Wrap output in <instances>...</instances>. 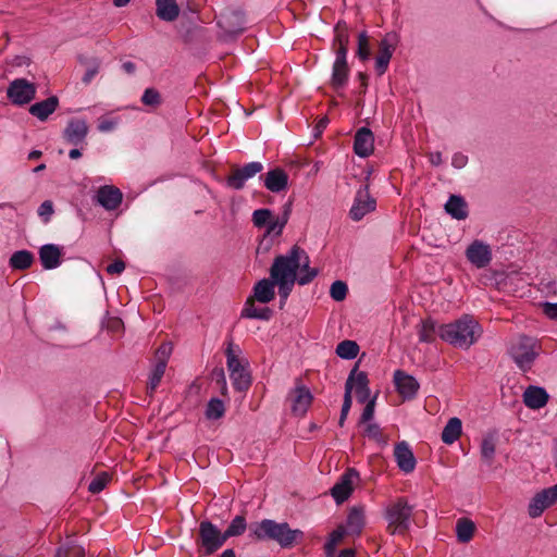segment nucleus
Returning <instances> with one entry per match:
<instances>
[{"instance_id":"obj_1","label":"nucleus","mask_w":557,"mask_h":557,"mask_svg":"<svg viewBox=\"0 0 557 557\" xmlns=\"http://www.w3.org/2000/svg\"><path fill=\"white\" fill-rule=\"evenodd\" d=\"M248 536L252 541H271L282 549H292L302 543L305 533L300 529H292L286 521L277 522L273 519H263L249 524Z\"/></svg>"},{"instance_id":"obj_2","label":"nucleus","mask_w":557,"mask_h":557,"mask_svg":"<svg viewBox=\"0 0 557 557\" xmlns=\"http://www.w3.org/2000/svg\"><path fill=\"white\" fill-rule=\"evenodd\" d=\"M438 335L456 347L468 349L481 337L482 327L471 315L465 314L453 323L441 325Z\"/></svg>"},{"instance_id":"obj_3","label":"nucleus","mask_w":557,"mask_h":557,"mask_svg":"<svg viewBox=\"0 0 557 557\" xmlns=\"http://www.w3.org/2000/svg\"><path fill=\"white\" fill-rule=\"evenodd\" d=\"M540 352L541 346L537 341L528 335H520L517 342L508 349L510 358L522 372H528L532 369Z\"/></svg>"},{"instance_id":"obj_4","label":"nucleus","mask_w":557,"mask_h":557,"mask_svg":"<svg viewBox=\"0 0 557 557\" xmlns=\"http://www.w3.org/2000/svg\"><path fill=\"white\" fill-rule=\"evenodd\" d=\"M301 252L304 249L294 245L286 255L275 257L270 268V277L274 281L297 280Z\"/></svg>"},{"instance_id":"obj_5","label":"nucleus","mask_w":557,"mask_h":557,"mask_svg":"<svg viewBox=\"0 0 557 557\" xmlns=\"http://www.w3.org/2000/svg\"><path fill=\"white\" fill-rule=\"evenodd\" d=\"M216 24L222 29L223 40H234L246 29V14L240 8H226L219 15Z\"/></svg>"},{"instance_id":"obj_6","label":"nucleus","mask_w":557,"mask_h":557,"mask_svg":"<svg viewBox=\"0 0 557 557\" xmlns=\"http://www.w3.org/2000/svg\"><path fill=\"white\" fill-rule=\"evenodd\" d=\"M413 512V506L409 505L407 499L399 497L395 503L386 507L385 519L388 522V529L393 528L391 532L405 533L410 527V520Z\"/></svg>"},{"instance_id":"obj_7","label":"nucleus","mask_w":557,"mask_h":557,"mask_svg":"<svg viewBox=\"0 0 557 557\" xmlns=\"http://www.w3.org/2000/svg\"><path fill=\"white\" fill-rule=\"evenodd\" d=\"M227 541L224 532L209 520H203L199 524V543L203 548V555L209 556L219 550Z\"/></svg>"},{"instance_id":"obj_8","label":"nucleus","mask_w":557,"mask_h":557,"mask_svg":"<svg viewBox=\"0 0 557 557\" xmlns=\"http://www.w3.org/2000/svg\"><path fill=\"white\" fill-rule=\"evenodd\" d=\"M7 97L13 104H27L36 97V85L25 78H16L10 83Z\"/></svg>"},{"instance_id":"obj_9","label":"nucleus","mask_w":557,"mask_h":557,"mask_svg":"<svg viewBox=\"0 0 557 557\" xmlns=\"http://www.w3.org/2000/svg\"><path fill=\"white\" fill-rule=\"evenodd\" d=\"M263 170V164L259 161L249 162L240 168H234L232 173L226 178V186L234 189L240 190L245 187L248 180Z\"/></svg>"},{"instance_id":"obj_10","label":"nucleus","mask_w":557,"mask_h":557,"mask_svg":"<svg viewBox=\"0 0 557 557\" xmlns=\"http://www.w3.org/2000/svg\"><path fill=\"white\" fill-rule=\"evenodd\" d=\"M375 199L369 194V186H361L355 196L349 216L354 221H360L366 214L375 210Z\"/></svg>"},{"instance_id":"obj_11","label":"nucleus","mask_w":557,"mask_h":557,"mask_svg":"<svg viewBox=\"0 0 557 557\" xmlns=\"http://www.w3.org/2000/svg\"><path fill=\"white\" fill-rule=\"evenodd\" d=\"M359 478V472L355 468H348L331 488V495L336 504H342L349 498L354 487V480Z\"/></svg>"},{"instance_id":"obj_12","label":"nucleus","mask_w":557,"mask_h":557,"mask_svg":"<svg viewBox=\"0 0 557 557\" xmlns=\"http://www.w3.org/2000/svg\"><path fill=\"white\" fill-rule=\"evenodd\" d=\"M393 382L397 393L404 400H412L417 397L420 383L413 375H410L403 370H396L393 375Z\"/></svg>"},{"instance_id":"obj_13","label":"nucleus","mask_w":557,"mask_h":557,"mask_svg":"<svg viewBox=\"0 0 557 557\" xmlns=\"http://www.w3.org/2000/svg\"><path fill=\"white\" fill-rule=\"evenodd\" d=\"M467 260L476 269L486 268L492 261V250L488 244L475 239L466 249Z\"/></svg>"},{"instance_id":"obj_14","label":"nucleus","mask_w":557,"mask_h":557,"mask_svg":"<svg viewBox=\"0 0 557 557\" xmlns=\"http://www.w3.org/2000/svg\"><path fill=\"white\" fill-rule=\"evenodd\" d=\"M557 500V484L536 493L530 500L528 512L531 518L540 517Z\"/></svg>"},{"instance_id":"obj_15","label":"nucleus","mask_w":557,"mask_h":557,"mask_svg":"<svg viewBox=\"0 0 557 557\" xmlns=\"http://www.w3.org/2000/svg\"><path fill=\"white\" fill-rule=\"evenodd\" d=\"M87 122L83 119H71L63 131V139L74 147L83 146L86 144L88 135Z\"/></svg>"},{"instance_id":"obj_16","label":"nucleus","mask_w":557,"mask_h":557,"mask_svg":"<svg viewBox=\"0 0 557 557\" xmlns=\"http://www.w3.org/2000/svg\"><path fill=\"white\" fill-rule=\"evenodd\" d=\"M292 412L294 416H304L310 407L313 395L304 384H297L289 393Z\"/></svg>"},{"instance_id":"obj_17","label":"nucleus","mask_w":557,"mask_h":557,"mask_svg":"<svg viewBox=\"0 0 557 557\" xmlns=\"http://www.w3.org/2000/svg\"><path fill=\"white\" fill-rule=\"evenodd\" d=\"M374 150V135L372 131L367 127H360L354 138V152L360 158H367L373 153Z\"/></svg>"},{"instance_id":"obj_18","label":"nucleus","mask_w":557,"mask_h":557,"mask_svg":"<svg viewBox=\"0 0 557 557\" xmlns=\"http://www.w3.org/2000/svg\"><path fill=\"white\" fill-rule=\"evenodd\" d=\"M394 457L397 467L404 473H411L417 465V459L409 444L401 441L395 445Z\"/></svg>"},{"instance_id":"obj_19","label":"nucleus","mask_w":557,"mask_h":557,"mask_svg":"<svg viewBox=\"0 0 557 557\" xmlns=\"http://www.w3.org/2000/svg\"><path fill=\"white\" fill-rule=\"evenodd\" d=\"M96 199L102 208L112 211L117 209L122 203L123 194L117 187L104 185L97 190Z\"/></svg>"},{"instance_id":"obj_20","label":"nucleus","mask_w":557,"mask_h":557,"mask_svg":"<svg viewBox=\"0 0 557 557\" xmlns=\"http://www.w3.org/2000/svg\"><path fill=\"white\" fill-rule=\"evenodd\" d=\"M265 188L272 193L280 194L288 186V174L282 168H274L260 176Z\"/></svg>"},{"instance_id":"obj_21","label":"nucleus","mask_w":557,"mask_h":557,"mask_svg":"<svg viewBox=\"0 0 557 557\" xmlns=\"http://www.w3.org/2000/svg\"><path fill=\"white\" fill-rule=\"evenodd\" d=\"M549 395L544 387L530 385L523 393V403L530 409H540L546 406Z\"/></svg>"},{"instance_id":"obj_22","label":"nucleus","mask_w":557,"mask_h":557,"mask_svg":"<svg viewBox=\"0 0 557 557\" xmlns=\"http://www.w3.org/2000/svg\"><path fill=\"white\" fill-rule=\"evenodd\" d=\"M61 248L55 244H45L39 248V259L45 270H53L61 264Z\"/></svg>"},{"instance_id":"obj_23","label":"nucleus","mask_w":557,"mask_h":557,"mask_svg":"<svg viewBox=\"0 0 557 557\" xmlns=\"http://www.w3.org/2000/svg\"><path fill=\"white\" fill-rule=\"evenodd\" d=\"M293 202H294V200L289 199L287 202H285L283 205L282 212H281L280 216L270 219L269 223L265 226L267 227L265 236L272 235V234L275 236L282 235L283 230H284L285 225L287 224L289 216L292 214Z\"/></svg>"},{"instance_id":"obj_24","label":"nucleus","mask_w":557,"mask_h":557,"mask_svg":"<svg viewBox=\"0 0 557 557\" xmlns=\"http://www.w3.org/2000/svg\"><path fill=\"white\" fill-rule=\"evenodd\" d=\"M358 368H359V362H357L354 368L351 369L347 380H346V383H345V393H344V399H343V405H342V409H341V414H339V419H338V425L342 428L344 426L345 424V421L348 417V413H349V410L351 408V405H352V397H351V393H352V389H354V380H355V374L356 372L358 371Z\"/></svg>"},{"instance_id":"obj_25","label":"nucleus","mask_w":557,"mask_h":557,"mask_svg":"<svg viewBox=\"0 0 557 557\" xmlns=\"http://www.w3.org/2000/svg\"><path fill=\"white\" fill-rule=\"evenodd\" d=\"M253 301L257 300L262 304H268L275 297V283L274 280L262 278L258 281L253 286V295L250 296Z\"/></svg>"},{"instance_id":"obj_26","label":"nucleus","mask_w":557,"mask_h":557,"mask_svg":"<svg viewBox=\"0 0 557 557\" xmlns=\"http://www.w3.org/2000/svg\"><path fill=\"white\" fill-rule=\"evenodd\" d=\"M444 207L446 213L455 220H465L469 215L468 203L460 195H450Z\"/></svg>"},{"instance_id":"obj_27","label":"nucleus","mask_w":557,"mask_h":557,"mask_svg":"<svg viewBox=\"0 0 557 557\" xmlns=\"http://www.w3.org/2000/svg\"><path fill=\"white\" fill-rule=\"evenodd\" d=\"M59 106V99L57 96H50L49 98L36 102L29 107V113L36 116L40 121H46L50 114H52Z\"/></svg>"},{"instance_id":"obj_28","label":"nucleus","mask_w":557,"mask_h":557,"mask_svg":"<svg viewBox=\"0 0 557 557\" xmlns=\"http://www.w3.org/2000/svg\"><path fill=\"white\" fill-rule=\"evenodd\" d=\"M181 13L176 0H156V15L164 22L175 21Z\"/></svg>"},{"instance_id":"obj_29","label":"nucleus","mask_w":557,"mask_h":557,"mask_svg":"<svg viewBox=\"0 0 557 557\" xmlns=\"http://www.w3.org/2000/svg\"><path fill=\"white\" fill-rule=\"evenodd\" d=\"M364 527V510L361 506H354L346 519L347 534L360 535Z\"/></svg>"},{"instance_id":"obj_30","label":"nucleus","mask_w":557,"mask_h":557,"mask_svg":"<svg viewBox=\"0 0 557 557\" xmlns=\"http://www.w3.org/2000/svg\"><path fill=\"white\" fill-rule=\"evenodd\" d=\"M273 317V310L269 307L256 308L253 299L248 297L240 312V318L269 321Z\"/></svg>"},{"instance_id":"obj_31","label":"nucleus","mask_w":557,"mask_h":557,"mask_svg":"<svg viewBox=\"0 0 557 557\" xmlns=\"http://www.w3.org/2000/svg\"><path fill=\"white\" fill-rule=\"evenodd\" d=\"M248 362L242 369H237L230 373V377L232 380L233 387L235 391L244 393L249 389L252 383L250 371L248 370Z\"/></svg>"},{"instance_id":"obj_32","label":"nucleus","mask_w":557,"mask_h":557,"mask_svg":"<svg viewBox=\"0 0 557 557\" xmlns=\"http://www.w3.org/2000/svg\"><path fill=\"white\" fill-rule=\"evenodd\" d=\"M35 261V256L32 251L22 249L13 252L9 259V267L12 270H27Z\"/></svg>"},{"instance_id":"obj_33","label":"nucleus","mask_w":557,"mask_h":557,"mask_svg":"<svg viewBox=\"0 0 557 557\" xmlns=\"http://www.w3.org/2000/svg\"><path fill=\"white\" fill-rule=\"evenodd\" d=\"M461 431H462L461 420L457 417H453L448 420V422L444 426V429L442 431L441 438H442L443 443L450 445L459 438Z\"/></svg>"},{"instance_id":"obj_34","label":"nucleus","mask_w":557,"mask_h":557,"mask_svg":"<svg viewBox=\"0 0 557 557\" xmlns=\"http://www.w3.org/2000/svg\"><path fill=\"white\" fill-rule=\"evenodd\" d=\"M356 385V397L360 404L368 403L372 397L371 389L369 387L368 374L363 371L356 372L354 386Z\"/></svg>"},{"instance_id":"obj_35","label":"nucleus","mask_w":557,"mask_h":557,"mask_svg":"<svg viewBox=\"0 0 557 557\" xmlns=\"http://www.w3.org/2000/svg\"><path fill=\"white\" fill-rule=\"evenodd\" d=\"M309 263H310L309 256L304 250V252H301V260H300V268H299L301 270V273H300V275H297V283L301 286L311 283L315 278V276L319 274L318 269L310 268Z\"/></svg>"},{"instance_id":"obj_36","label":"nucleus","mask_w":557,"mask_h":557,"mask_svg":"<svg viewBox=\"0 0 557 557\" xmlns=\"http://www.w3.org/2000/svg\"><path fill=\"white\" fill-rule=\"evenodd\" d=\"M475 531V524L468 518H460L456 523V536L458 542L468 543Z\"/></svg>"},{"instance_id":"obj_37","label":"nucleus","mask_w":557,"mask_h":557,"mask_svg":"<svg viewBox=\"0 0 557 557\" xmlns=\"http://www.w3.org/2000/svg\"><path fill=\"white\" fill-rule=\"evenodd\" d=\"M349 74V67L347 62L343 64H338L337 61H334L332 69V78L331 83L335 89L342 88L347 84Z\"/></svg>"},{"instance_id":"obj_38","label":"nucleus","mask_w":557,"mask_h":557,"mask_svg":"<svg viewBox=\"0 0 557 557\" xmlns=\"http://www.w3.org/2000/svg\"><path fill=\"white\" fill-rule=\"evenodd\" d=\"M359 345L355 341L345 339L336 346V355L345 360H352L359 352Z\"/></svg>"},{"instance_id":"obj_39","label":"nucleus","mask_w":557,"mask_h":557,"mask_svg":"<svg viewBox=\"0 0 557 557\" xmlns=\"http://www.w3.org/2000/svg\"><path fill=\"white\" fill-rule=\"evenodd\" d=\"M496 451V436L495 434H487L481 442V456L487 463L492 465Z\"/></svg>"},{"instance_id":"obj_40","label":"nucleus","mask_w":557,"mask_h":557,"mask_svg":"<svg viewBox=\"0 0 557 557\" xmlns=\"http://www.w3.org/2000/svg\"><path fill=\"white\" fill-rule=\"evenodd\" d=\"M225 413V405L220 398H211L208 401L205 416L208 420H219Z\"/></svg>"},{"instance_id":"obj_41","label":"nucleus","mask_w":557,"mask_h":557,"mask_svg":"<svg viewBox=\"0 0 557 557\" xmlns=\"http://www.w3.org/2000/svg\"><path fill=\"white\" fill-rule=\"evenodd\" d=\"M165 369H166V366H164V363H162V362L154 363L153 369L149 375V381H148V385H147V392L150 396H152L156 388L160 384L161 379L164 375Z\"/></svg>"},{"instance_id":"obj_42","label":"nucleus","mask_w":557,"mask_h":557,"mask_svg":"<svg viewBox=\"0 0 557 557\" xmlns=\"http://www.w3.org/2000/svg\"><path fill=\"white\" fill-rule=\"evenodd\" d=\"M246 518L242 515L236 516L224 531V536L230 537L242 535L247 529Z\"/></svg>"},{"instance_id":"obj_43","label":"nucleus","mask_w":557,"mask_h":557,"mask_svg":"<svg viewBox=\"0 0 557 557\" xmlns=\"http://www.w3.org/2000/svg\"><path fill=\"white\" fill-rule=\"evenodd\" d=\"M436 333V323L432 319L421 321L419 339L423 343H432Z\"/></svg>"},{"instance_id":"obj_44","label":"nucleus","mask_w":557,"mask_h":557,"mask_svg":"<svg viewBox=\"0 0 557 557\" xmlns=\"http://www.w3.org/2000/svg\"><path fill=\"white\" fill-rule=\"evenodd\" d=\"M364 436L374 440L381 447L387 445V437L382 433L377 423H368L364 429Z\"/></svg>"},{"instance_id":"obj_45","label":"nucleus","mask_w":557,"mask_h":557,"mask_svg":"<svg viewBox=\"0 0 557 557\" xmlns=\"http://www.w3.org/2000/svg\"><path fill=\"white\" fill-rule=\"evenodd\" d=\"M140 100L145 106L151 108H157L162 103L161 94L154 87L146 88Z\"/></svg>"},{"instance_id":"obj_46","label":"nucleus","mask_w":557,"mask_h":557,"mask_svg":"<svg viewBox=\"0 0 557 557\" xmlns=\"http://www.w3.org/2000/svg\"><path fill=\"white\" fill-rule=\"evenodd\" d=\"M226 356V366L227 370L231 373L232 371H235L237 369L244 368L246 364H243L239 358L236 355V351L234 349L233 342H230L227 345V348L225 350Z\"/></svg>"},{"instance_id":"obj_47","label":"nucleus","mask_w":557,"mask_h":557,"mask_svg":"<svg viewBox=\"0 0 557 557\" xmlns=\"http://www.w3.org/2000/svg\"><path fill=\"white\" fill-rule=\"evenodd\" d=\"M392 57L393 53L387 48L380 50V53L375 59V71L379 76L383 75L387 71Z\"/></svg>"},{"instance_id":"obj_48","label":"nucleus","mask_w":557,"mask_h":557,"mask_svg":"<svg viewBox=\"0 0 557 557\" xmlns=\"http://www.w3.org/2000/svg\"><path fill=\"white\" fill-rule=\"evenodd\" d=\"M273 218L272 210L268 208L257 209L252 213V223L256 227L262 228L265 227L269 223L270 219Z\"/></svg>"},{"instance_id":"obj_49","label":"nucleus","mask_w":557,"mask_h":557,"mask_svg":"<svg viewBox=\"0 0 557 557\" xmlns=\"http://www.w3.org/2000/svg\"><path fill=\"white\" fill-rule=\"evenodd\" d=\"M348 293V286L344 281L337 280L332 283L330 296L335 301H343Z\"/></svg>"},{"instance_id":"obj_50","label":"nucleus","mask_w":557,"mask_h":557,"mask_svg":"<svg viewBox=\"0 0 557 557\" xmlns=\"http://www.w3.org/2000/svg\"><path fill=\"white\" fill-rule=\"evenodd\" d=\"M109 481L110 476L108 475V473L102 472L91 480V482L88 485V491L92 494H98L106 488Z\"/></svg>"},{"instance_id":"obj_51","label":"nucleus","mask_w":557,"mask_h":557,"mask_svg":"<svg viewBox=\"0 0 557 557\" xmlns=\"http://www.w3.org/2000/svg\"><path fill=\"white\" fill-rule=\"evenodd\" d=\"M356 54L361 61H367L370 58V48L366 32H361L358 36V48Z\"/></svg>"},{"instance_id":"obj_52","label":"nucleus","mask_w":557,"mask_h":557,"mask_svg":"<svg viewBox=\"0 0 557 557\" xmlns=\"http://www.w3.org/2000/svg\"><path fill=\"white\" fill-rule=\"evenodd\" d=\"M183 17H188L193 24L191 27H189L185 33H182V37L185 42H189L193 39V33L197 29V26L195 24L196 20L198 18L197 11L188 8V11L183 10L182 12Z\"/></svg>"},{"instance_id":"obj_53","label":"nucleus","mask_w":557,"mask_h":557,"mask_svg":"<svg viewBox=\"0 0 557 557\" xmlns=\"http://www.w3.org/2000/svg\"><path fill=\"white\" fill-rule=\"evenodd\" d=\"M336 36L334 38V44L338 46H348L349 44V34L347 30V26L345 22H338L335 26Z\"/></svg>"},{"instance_id":"obj_54","label":"nucleus","mask_w":557,"mask_h":557,"mask_svg":"<svg viewBox=\"0 0 557 557\" xmlns=\"http://www.w3.org/2000/svg\"><path fill=\"white\" fill-rule=\"evenodd\" d=\"M376 398L377 394H375L370 400H368L360 416L359 423H368L373 419Z\"/></svg>"},{"instance_id":"obj_55","label":"nucleus","mask_w":557,"mask_h":557,"mask_svg":"<svg viewBox=\"0 0 557 557\" xmlns=\"http://www.w3.org/2000/svg\"><path fill=\"white\" fill-rule=\"evenodd\" d=\"M171 354H172V344L171 343L161 344L156 351V362H162V363H164V366H166Z\"/></svg>"},{"instance_id":"obj_56","label":"nucleus","mask_w":557,"mask_h":557,"mask_svg":"<svg viewBox=\"0 0 557 557\" xmlns=\"http://www.w3.org/2000/svg\"><path fill=\"white\" fill-rule=\"evenodd\" d=\"M38 215L45 223H48L51 220L52 214L54 213L53 202L51 200H45L38 208Z\"/></svg>"},{"instance_id":"obj_57","label":"nucleus","mask_w":557,"mask_h":557,"mask_svg":"<svg viewBox=\"0 0 557 557\" xmlns=\"http://www.w3.org/2000/svg\"><path fill=\"white\" fill-rule=\"evenodd\" d=\"M297 280L274 281L278 287L280 298H288Z\"/></svg>"},{"instance_id":"obj_58","label":"nucleus","mask_w":557,"mask_h":557,"mask_svg":"<svg viewBox=\"0 0 557 557\" xmlns=\"http://www.w3.org/2000/svg\"><path fill=\"white\" fill-rule=\"evenodd\" d=\"M397 42V34L396 33H387L384 38L380 41V50L383 48H387L392 53L395 50V46Z\"/></svg>"},{"instance_id":"obj_59","label":"nucleus","mask_w":557,"mask_h":557,"mask_svg":"<svg viewBox=\"0 0 557 557\" xmlns=\"http://www.w3.org/2000/svg\"><path fill=\"white\" fill-rule=\"evenodd\" d=\"M125 270V262L121 259L114 260L111 264H109L106 271L109 274H121Z\"/></svg>"},{"instance_id":"obj_60","label":"nucleus","mask_w":557,"mask_h":557,"mask_svg":"<svg viewBox=\"0 0 557 557\" xmlns=\"http://www.w3.org/2000/svg\"><path fill=\"white\" fill-rule=\"evenodd\" d=\"M345 534H347V531L343 525H339L330 534L327 541L334 545H337L343 540Z\"/></svg>"},{"instance_id":"obj_61","label":"nucleus","mask_w":557,"mask_h":557,"mask_svg":"<svg viewBox=\"0 0 557 557\" xmlns=\"http://www.w3.org/2000/svg\"><path fill=\"white\" fill-rule=\"evenodd\" d=\"M468 163V157L461 152H456L454 153L453 158H451V165L455 168V169H462L467 165Z\"/></svg>"},{"instance_id":"obj_62","label":"nucleus","mask_w":557,"mask_h":557,"mask_svg":"<svg viewBox=\"0 0 557 557\" xmlns=\"http://www.w3.org/2000/svg\"><path fill=\"white\" fill-rule=\"evenodd\" d=\"M98 71H99V64L95 62L91 66H89L86 70L84 76L82 77V82L86 85L89 84L92 81V78L96 76Z\"/></svg>"},{"instance_id":"obj_63","label":"nucleus","mask_w":557,"mask_h":557,"mask_svg":"<svg viewBox=\"0 0 557 557\" xmlns=\"http://www.w3.org/2000/svg\"><path fill=\"white\" fill-rule=\"evenodd\" d=\"M543 311L549 319L557 320V302H544Z\"/></svg>"},{"instance_id":"obj_64","label":"nucleus","mask_w":557,"mask_h":557,"mask_svg":"<svg viewBox=\"0 0 557 557\" xmlns=\"http://www.w3.org/2000/svg\"><path fill=\"white\" fill-rule=\"evenodd\" d=\"M347 53H348V46H338V48L336 50L335 61H337L338 64H343L344 62H347Z\"/></svg>"}]
</instances>
